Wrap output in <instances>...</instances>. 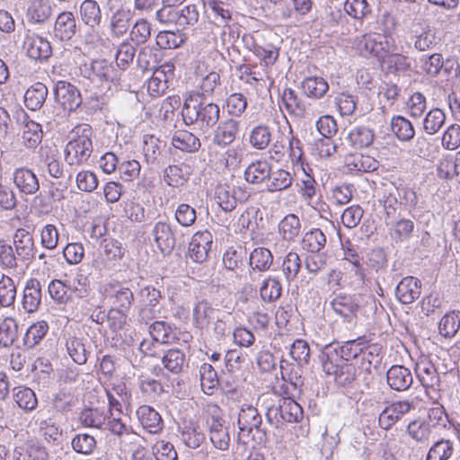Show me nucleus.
I'll list each match as a JSON object with an SVG mask.
<instances>
[{"label": "nucleus", "mask_w": 460, "mask_h": 460, "mask_svg": "<svg viewBox=\"0 0 460 460\" xmlns=\"http://www.w3.org/2000/svg\"><path fill=\"white\" fill-rule=\"evenodd\" d=\"M181 116L186 125H194L207 132L217 123L220 108L217 103L208 102L204 94H190L184 101Z\"/></svg>", "instance_id": "nucleus-1"}, {"label": "nucleus", "mask_w": 460, "mask_h": 460, "mask_svg": "<svg viewBox=\"0 0 460 460\" xmlns=\"http://www.w3.org/2000/svg\"><path fill=\"white\" fill-rule=\"evenodd\" d=\"M93 133L88 124L75 127L65 148V161L69 166H79L88 161L93 153Z\"/></svg>", "instance_id": "nucleus-2"}, {"label": "nucleus", "mask_w": 460, "mask_h": 460, "mask_svg": "<svg viewBox=\"0 0 460 460\" xmlns=\"http://www.w3.org/2000/svg\"><path fill=\"white\" fill-rule=\"evenodd\" d=\"M206 426L212 445L221 451L228 450L231 442L230 425L224 419L223 411L218 405H208Z\"/></svg>", "instance_id": "nucleus-3"}, {"label": "nucleus", "mask_w": 460, "mask_h": 460, "mask_svg": "<svg viewBox=\"0 0 460 460\" xmlns=\"http://www.w3.org/2000/svg\"><path fill=\"white\" fill-rule=\"evenodd\" d=\"M330 347L323 350L319 356L323 371L326 375L334 376L335 382L341 385H349L356 379L358 375L357 367L352 363L338 364L336 360V352Z\"/></svg>", "instance_id": "nucleus-4"}, {"label": "nucleus", "mask_w": 460, "mask_h": 460, "mask_svg": "<svg viewBox=\"0 0 460 460\" xmlns=\"http://www.w3.org/2000/svg\"><path fill=\"white\" fill-rule=\"evenodd\" d=\"M106 8L110 11L109 28L112 37L124 36L129 30L134 15V11L129 7L120 4L121 0H102Z\"/></svg>", "instance_id": "nucleus-5"}, {"label": "nucleus", "mask_w": 460, "mask_h": 460, "mask_svg": "<svg viewBox=\"0 0 460 460\" xmlns=\"http://www.w3.org/2000/svg\"><path fill=\"white\" fill-rule=\"evenodd\" d=\"M79 70L82 76L92 82H113L119 79L117 69L106 59H97L89 63H84L80 66Z\"/></svg>", "instance_id": "nucleus-6"}, {"label": "nucleus", "mask_w": 460, "mask_h": 460, "mask_svg": "<svg viewBox=\"0 0 460 460\" xmlns=\"http://www.w3.org/2000/svg\"><path fill=\"white\" fill-rule=\"evenodd\" d=\"M103 294L113 308L128 311L133 304L132 290L119 281H111L103 286Z\"/></svg>", "instance_id": "nucleus-7"}, {"label": "nucleus", "mask_w": 460, "mask_h": 460, "mask_svg": "<svg viewBox=\"0 0 460 460\" xmlns=\"http://www.w3.org/2000/svg\"><path fill=\"white\" fill-rule=\"evenodd\" d=\"M17 120L22 125V143L29 149H35L41 142L43 131L41 125L30 119L28 114L21 110L17 112Z\"/></svg>", "instance_id": "nucleus-8"}, {"label": "nucleus", "mask_w": 460, "mask_h": 460, "mask_svg": "<svg viewBox=\"0 0 460 460\" xmlns=\"http://www.w3.org/2000/svg\"><path fill=\"white\" fill-rule=\"evenodd\" d=\"M54 95L56 102L68 111H75L82 104L80 91L66 81H58L56 84Z\"/></svg>", "instance_id": "nucleus-9"}, {"label": "nucleus", "mask_w": 460, "mask_h": 460, "mask_svg": "<svg viewBox=\"0 0 460 460\" xmlns=\"http://www.w3.org/2000/svg\"><path fill=\"white\" fill-rule=\"evenodd\" d=\"M413 408L412 402L409 401H397L389 403L379 413L378 426L384 430H389L405 414Z\"/></svg>", "instance_id": "nucleus-10"}, {"label": "nucleus", "mask_w": 460, "mask_h": 460, "mask_svg": "<svg viewBox=\"0 0 460 460\" xmlns=\"http://www.w3.org/2000/svg\"><path fill=\"white\" fill-rule=\"evenodd\" d=\"M213 243L212 234L208 231L195 233L189 243L188 253L190 258L198 263L208 260Z\"/></svg>", "instance_id": "nucleus-11"}, {"label": "nucleus", "mask_w": 460, "mask_h": 460, "mask_svg": "<svg viewBox=\"0 0 460 460\" xmlns=\"http://www.w3.org/2000/svg\"><path fill=\"white\" fill-rule=\"evenodd\" d=\"M414 370L418 380L425 389L440 390L439 374L429 358H420L416 362Z\"/></svg>", "instance_id": "nucleus-12"}, {"label": "nucleus", "mask_w": 460, "mask_h": 460, "mask_svg": "<svg viewBox=\"0 0 460 460\" xmlns=\"http://www.w3.org/2000/svg\"><path fill=\"white\" fill-rule=\"evenodd\" d=\"M261 423L262 418L255 407L246 405L240 410L237 424L241 433L247 432V434H251L255 430L257 433L261 434L260 437L261 440L262 437H265V431L261 429Z\"/></svg>", "instance_id": "nucleus-13"}, {"label": "nucleus", "mask_w": 460, "mask_h": 460, "mask_svg": "<svg viewBox=\"0 0 460 460\" xmlns=\"http://www.w3.org/2000/svg\"><path fill=\"white\" fill-rule=\"evenodd\" d=\"M421 293V282L417 278L408 276L403 278L396 286L395 296L404 305L417 300Z\"/></svg>", "instance_id": "nucleus-14"}, {"label": "nucleus", "mask_w": 460, "mask_h": 460, "mask_svg": "<svg viewBox=\"0 0 460 460\" xmlns=\"http://www.w3.org/2000/svg\"><path fill=\"white\" fill-rule=\"evenodd\" d=\"M386 381L391 389L402 392L411 386L413 376L409 368L401 365H394L386 373Z\"/></svg>", "instance_id": "nucleus-15"}, {"label": "nucleus", "mask_w": 460, "mask_h": 460, "mask_svg": "<svg viewBox=\"0 0 460 460\" xmlns=\"http://www.w3.org/2000/svg\"><path fill=\"white\" fill-rule=\"evenodd\" d=\"M333 311L343 317L348 323H351L356 317L359 305L355 296L341 293L331 301Z\"/></svg>", "instance_id": "nucleus-16"}, {"label": "nucleus", "mask_w": 460, "mask_h": 460, "mask_svg": "<svg viewBox=\"0 0 460 460\" xmlns=\"http://www.w3.org/2000/svg\"><path fill=\"white\" fill-rule=\"evenodd\" d=\"M364 342L362 339L351 340L340 344L339 342H332L324 346L323 350H326L330 347L336 352V360L343 359L349 361L351 359L356 360V364L358 363V358L362 351Z\"/></svg>", "instance_id": "nucleus-17"}, {"label": "nucleus", "mask_w": 460, "mask_h": 460, "mask_svg": "<svg viewBox=\"0 0 460 460\" xmlns=\"http://www.w3.org/2000/svg\"><path fill=\"white\" fill-rule=\"evenodd\" d=\"M27 55L33 60L45 61L50 58L52 49L50 42L39 35H32L26 38L24 41Z\"/></svg>", "instance_id": "nucleus-18"}, {"label": "nucleus", "mask_w": 460, "mask_h": 460, "mask_svg": "<svg viewBox=\"0 0 460 460\" xmlns=\"http://www.w3.org/2000/svg\"><path fill=\"white\" fill-rule=\"evenodd\" d=\"M157 247L163 253H170L175 246V237L170 224L158 221L152 230Z\"/></svg>", "instance_id": "nucleus-19"}, {"label": "nucleus", "mask_w": 460, "mask_h": 460, "mask_svg": "<svg viewBox=\"0 0 460 460\" xmlns=\"http://www.w3.org/2000/svg\"><path fill=\"white\" fill-rule=\"evenodd\" d=\"M76 33V21L71 12L60 13L54 24V36L60 40H69Z\"/></svg>", "instance_id": "nucleus-20"}, {"label": "nucleus", "mask_w": 460, "mask_h": 460, "mask_svg": "<svg viewBox=\"0 0 460 460\" xmlns=\"http://www.w3.org/2000/svg\"><path fill=\"white\" fill-rule=\"evenodd\" d=\"M13 182L21 192L27 195L34 194L40 189L37 176L31 170L25 167L14 171Z\"/></svg>", "instance_id": "nucleus-21"}, {"label": "nucleus", "mask_w": 460, "mask_h": 460, "mask_svg": "<svg viewBox=\"0 0 460 460\" xmlns=\"http://www.w3.org/2000/svg\"><path fill=\"white\" fill-rule=\"evenodd\" d=\"M239 123L235 119H229L219 123L213 137V143L219 146H226L232 144L238 133Z\"/></svg>", "instance_id": "nucleus-22"}, {"label": "nucleus", "mask_w": 460, "mask_h": 460, "mask_svg": "<svg viewBox=\"0 0 460 460\" xmlns=\"http://www.w3.org/2000/svg\"><path fill=\"white\" fill-rule=\"evenodd\" d=\"M137 415L142 427L149 433L156 434L163 429V420L154 408L142 405L138 407Z\"/></svg>", "instance_id": "nucleus-23"}, {"label": "nucleus", "mask_w": 460, "mask_h": 460, "mask_svg": "<svg viewBox=\"0 0 460 460\" xmlns=\"http://www.w3.org/2000/svg\"><path fill=\"white\" fill-rule=\"evenodd\" d=\"M160 358L164 368L174 375L181 373L184 367H188L186 355L179 349L163 351Z\"/></svg>", "instance_id": "nucleus-24"}, {"label": "nucleus", "mask_w": 460, "mask_h": 460, "mask_svg": "<svg viewBox=\"0 0 460 460\" xmlns=\"http://www.w3.org/2000/svg\"><path fill=\"white\" fill-rule=\"evenodd\" d=\"M219 314V310L214 308L210 303L201 300L193 308V323L199 329H207Z\"/></svg>", "instance_id": "nucleus-25"}, {"label": "nucleus", "mask_w": 460, "mask_h": 460, "mask_svg": "<svg viewBox=\"0 0 460 460\" xmlns=\"http://www.w3.org/2000/svg\"><path fill=\"white\" fill-rule=\"evenodd\" d=\"M36 423L39 428V434L49 444L59 445L63 429L53 418L38 419Z\"/></svg>", "instance_id": "nucleus-26"}, {"label": "nucleus", "mask_w": 460, "mask_h": 460, "mask_svg": "<svg viewBox=\"0 0 460 460\" xmlns=\"http://www.w3.org/2000/svg\"><path fill=\"white\" fill-rule=\"evenodd\" d=\"M235 195L234 188L228 184H218L215 189V199L225 212H231L236 208L238 199ZM243 199H245V193L243 192ZM239 199L241 200L242 198Z\"/></svg>", "instance_id": "nucleus-27"}, {"label": "nucleus", "mask_w": 460, "mask_h": 460, "mask_svg": "<svg viewBox=\"0 0 460 460\" xmlns=\"http://www.w3.org/2000/svg\"><path fill=\"white\" fill-rule=\"evenodd\" d=\"M13 243L18 258L29 261L34 256V240L24 229H18L13 236Z\"/></svg>", "instance_id": "nucleus-28"}, {"label": "nucleus", "mask_w": 460, "mask_h": 460, "mask_svg": "<svg viewBox=\"0 0 460 460\" xmlns=\"http://www.w3.org/2000/svg\"><path fill=\"white\" fill-rule=\"evenodd\" d=\"M190 176V167L184 163L168 165L164 170V181L172 188L183 186Z\"/></svg>", "instance_id": "nucleus-29"}, {"label": "nucleus", "mask_w": 460, "mask_h": 460, "mask_svg": "<svg viewBox=\"0 0 460 460\" xmlns=\"http://www.w3.org/2000/svg\"><path fill=\"white\" fill-rule=\"evenodd\" d=\"M48 94V87L43 83L37 82L26 90L24 104L31 111H38L44 104Z\"/></svg>", "instance_id": "nucleus-30"}, {"label": "nucleus", "mask_w": 460, "mask_h": 460, "mask_svg": "<svg viewBox=\"0 0 460 460\" xmlns=\"http://www.w3.org/2000/svg\"><path fill=\"white\" fill-rule=\"evenodd\" d=\"M271 175V166L266 160H258L248 165L244 171L246 181L252 184H261Z\"/></svg>", "instance_id": "nucleus-31"}, {"label": "nucleus", "mask_w": 460, "mask_h": 460, "mask_svg": "<svg viewBox=\"0 0 460 460\" xmlns=\"http://www.w3.org/2000/svg\"><path fill=\"white\" fill-rule=\"evenodd\" d=\"M41 301V289L40 281L31 279H30L23 290L22 306L28 313L37 311Z\"/></svg>", "instance_id": "nucleus-32"}, {"label": "nucleus", "mask_w": 460, "mask_h": 460, "mask_svg": "<svg viewBox=\"0 0 460 460\" xmlns=\"http://www.w3.org/2000/svg\"><path fill=\"white\" fill-rule=\"evenodd\" d=\"M346 139L355 149L368 147L375 139L374 130L366 126L353 128L347 135Z\"/></svg>", "instance_id": "nucleus-33"}, {"label": "nucleus", "mask_w": 460, "mask_h": 460, "mask_svg": "<svg viewBox=\"0 0 460 460\" xmlns=\"http://www.w3.org/2000/svg\"><path fill=\"white\" fill-rule=\"evenodd\" d=\"M68 355L73 361L78 365L86 363L88 356L90 355L89 342L77 337H71L66 343Z\"/></svg>", "instance_id": "nucleus-34"}, {"label": "nucleus", "mask_w": 460, "mask_h": 460, "mask_svg": "<svg viewBox=\"0 0 460 460\" xmlns=\"http://www.w3.org/2000/svg\"><path fill=\"white\" fill-rule=\"evenodd\" d=\"M301 89L305 95L312 99H321L329 90L327 81L321 76H309L301 83Z\"/></svg>", "instance_id": "nucleus-35"}, {"label": "nucleus", "mask_w": 460, "mask_h": 460, "mask_svg": "<svg viewBox=\"0 0 460 460\" xmlns=\"http://www.w3.org/2000/svg\"><path fill=\"white\" fill-rule=\"evenodd\" d=\"M53 13V4L49 0H33L30 4L27 14L35 23H44Z\"/></svg>", "instance_id": "nucleus-36"}, {"label": "nucleus", "mask_w": 460, "mask_h": 460, "mask_svg": "<svg viewBox=\"0 0 460 460\" xmlns=\"http://www.w3.org/2000/svg\"><path fill=\"white\" fill-rule=\"evenodd\" d=\"M172 143L175 148L188 153L197 152L201 146L199 138L187 130L176 131Z\"/></svg>", "instance_id": "nucleus-37"}, {"label": "nucleus", "mask_w": 460, "mask_h": 460, "mask_svg": "<svg viewBox=\"0 0 460 460\" xmlns=\"http://www.w3.org/2000/svg\"><path fill=\"white\" fill-rule=\"evenodd\" d=\"M181 438L190 448H198L205 440L199 425L194 421L185 422L181 431Z\"/></svg>", "instance_id": "nucleus-38"}, {"label": "nucleus", "mask_w": 460, "mask_h": 460, "mask_svg": "<svg viewBox=\"0 0 460 460\" xmlns=\"http://www.w3.org/2000/svg\"><path fill=\"white\" fill-rule=\"evenodd\" d=\"M79 12L81 20L89 27L95 28L101 23L102 11L95 0H84Z\"/></svg>", "instance_id": "nucleus-39"}, {"label": "nucleus", "mask_w": 460, "mask_h": 460, "mask_svg": "<svg viewBox=\"0 0 460 460\" xmlns=\"http://www.w3.org/2000/svg\"><path fill=\"white\" fill-rule=\"evenodd\" d=\"M200 386L202 391L208 395H212L219 385V378L217 371L212 365L203 363L199 367Z\"/></svg>", "instance_id": "nucleus-40"}, {"label": "nucleus", "mask_w": 460, "mask_h": 460, "mask_svg": "<svg viewBox=\"0 0 460 460\" xmlns=\"http://www.w3.org/2000/svg\"><path fill=\"white\" fill-rule=\"evenodd\" d=\"M345 264L351 266V270L354 271L355 276L358 280L364 281L366 273L363 268V257L351 243L343 246Z\"/></svg>", "instance_id": "nucleus-41"}, {"label": "nucleus", "mask_w": 460, "mask_h": 460, "mask_svg": "<svg viewBox=\"0 0 460 460\" xmlns=\"http://www.w3.org/2000/svg\"><path fill=\"white\" fill-rule=\"evenodd\" d=\"M13 400L18 407L26 412L32 411L38 406V399L33 390L25 386H19L13 389Z\"/></svg>", "instance_id": "nucleus-42"}, {"label": "nucleus", "mask_w": 460, "mask_h": 460, "mask_svg": "<svg viewBox=\"0 0 460 460\" xmlns=\"http://www.w3.org/2000/svg\"><path fill=\"white\" fill-rule=\"evenodd\" d=\"M153 340L161 344L170 343L176 339L175 329L164 321H155L149 327Z\"/></svg>", "instance_id": "nucleus-43"}, {"label": "nucleus", "mask_w": 460, "mask_h": 460, "mask_svg": "<svg viewBox=\"0 0 460 460\" xmlns=\"http://www.w3.org/2000/svg\"><path fill=\"white\" fill-rule=\"evenodd\" d=\"M279 231L283 240L294 241L301 231L299 217L295 214L287 215L279 224Z\"/></svg>", "instance_id": "nucleus-44"}, {"label": "nucleus", "mask_w": 460, "mask_h": 460, "mask_svg": "<svg viewBox=\"0 0 460 460\" xmlns=\"http://www.w3.org/2000/svg\"><path fill=\"white\" fill-rule=\"evenodd\" d=\"M282 422H298L303 418L302 407L291 398H279Z\"/></svg>", "instance_id": "nucleus-45"}, {"label": "nucleus", "mask_w": 460, "mask_h": 460, "mask_svg": "<svg viewBox=\"0 0 460 460\" xmlns=\"http://www.w3.org/2000/svg\"><path fill=\"white\" fill-rule=\"evenodd\" d=\"M418 64L423 74L430 77H437L442 71L443 56L440 53L425 55L420 58Z\"/></svg>", "instance_id": "nucleus-46"}, {"label": "nucleus", "mask_w": 460, "mask_h": 460, "mask_svg": "<svg viewBox=\"0 0 460 460\" xmlns=\"http://www.w3.org/2000/svg\"><path fill=\"white\" fill-rule=\"evenodd\" d=\"M391 128L401 141L408 142L414 137L415 129L411 122L402 116H394L391 120Z\"/></svg>", "instance_id": "nucleus-47"}, {"label": "nucleus", "mask_w": 460, "mask_h": 460, "mask_svg": "<svg viewBox=\"0 0 460 460\" xmlns=\"http://www.w3.org/2000/svg\"><path fill=\"white\" fill-rule=\"evenodd\" d=\"M249 261L252 270L266 271L272 265L273 255L269 249L258 247L251 252Z\"/></svg>", "instance_id": "nucleus-48"}, {"label": "nucleus", "mask_w": 460, "mask_h": 460, "mask_svg": "<svg viewBox=\"0 0 460 460\" xmlns=\"http://www.w3.org/2000/svg\"><path fill=\"white\" fill-rule=\"evenodd\" d=\"M377 37H380L379 33L364 35L359 41V47L361 50L365 51V54L375 57L383 65L385 64L384 52L380 40Z\"/></svg>", "instance_id": "nucleus-49"}, {"label": "nucleus", "mask_w": 460, "mask_h": 460, "mask_svg": "<svg viewBox=\"0 0 460 460\" xmlns=\"http://www.w3.org/2000/svg\"><path fill=\"white\" fill-rule=\"evenodd\" d=\"M377 37H380L379 33L364 35L359 41V47L361 50L365 51V54L375 57L383 65L385 64L384 52L380 40Z\"/></svg>", "instance_id": "nucleus-50"}, {"label": "nucleus", "mask_w": 460, "mask_h": 460, "mask_svg": "<svg viewBox=\"0 0 460 460\" xmlns=\"http://www.w3.org/2000/svg\"><path fill=\"white\" fill-rule=\"evenodd\" d=\"M49 325L45 321H40L31 324L23 337V344L29 349L34 348L46 336Z\"/></svg>", "instance_id": "nucleus-51"}, {"label": "nucleus", "mask_w": 460, "mask_h": 460, "mask_svg": "<svg viewBox=\"0 0 460 460\" xmlns=\"http://www.w3.org/2000/svg\"><path fill=\"white\" fill-rule=\"evenodd\" d=\"M344 11L351 18L362 21L372 13V7L367 0H346Z\"/></svg>", "instance_id": "nucleus-52"}, {"label": "nucleus", "mask_w": 460, "mask_h": 460, "mask_svg": "<svg viewBox=\"0 0 460 460\" xmlns=\"http://www.w3.org/2000/svg\"><path fill=\"white\" fill-rule=\"evenodd\" d=\"M326 243V236L319 228H314L305 234L302 247L309 252H319Z\"/></svg>", "instance_id": "nucleus-53"}, {"label": "nucleus", "mask_w": 460, "mask_h": 460, "mask_svg": "<svg viewBox=\"0 0 460 460\" xmlns=\"http://www.w3.org/2000/svg\"><path fill=\"white\" fill-rule=\"evenodd\" d=\"M454 453L453 442L449 439L436 441L429 448L426 460H448Z\"/></svg>", "instance_id": "nucleus-54"}, {"label": "nucleus", "mask_w": 460, "mask_h": 460, "mask_svg": "<svg viewBox=\"0 0 460 460\" xmlns=\"http://www.w3.org/2000/svg\"><path fill=\"white\" fill-rule=\"evenodd\" d=\"M293 178L291 174L283 169L271 172L269 177L267 189L270 192L287 190L292 185Z\"/></svg>", "instance_id": "nucleus-55"}, {"label": "nucleus", "mask_w": 460, "mask_h": 460, "mask_svg": "<svg viewBox=\"0 0 460 460\" xmlns=\"http://www.w3.org/2000/svg\"><path fill=\"white\" fill-rule=\"evenodd\" d=\"M446 121L445 112L438 108L430 110L424 118L423 129L429 135H434L440 130Z\"/></svg>", "instance_id": "nucleus-56"}, {"label": "nucleus", "mask_w": 460, "mask_h": 460, "mask_svg": "<svg viewBox=\"0 0 460 460\" xmlns=\"http://www.w3.org/2000/svg\"><path fill=\"white\" fill-rule=\"evenodd\" d=\"M163 142L153 135H146L143 140V153L148 164H155L161 155Z\"/></svg>", "instance_id": "nucleus-57"}, {"label": "nucleus", "mask_w": 460, "mask_h": 460, "mask_svg": "<svg viewBox=\"0 0 460 460\" xmlns=\"http://www.w3.org/2000/svg\"><path fill=\"white\" fill-rule=\"evenodd\" d=\"M158 64V53L157 49L149 46H145L140 49L138 55L137 56V66L142 71L154 70Z\"/></svg>", "instance_id": "nucleus-58"}, {"label": "nucleus", "mask_w": 460, "mask_h": 460, "mask_svg": "<svg viewBox=\"0 0 460 460\" xmlns=\"http://www.w3.org/2000/svg\"><path fill=\"white\" fill-rule=\"evenodd\" d=\"M260 293L263 301H276L281 296L282 285L277 278L269 277L263 281Z\"/></svg>", "instance_id": "nucleus-59"}, {"label": "nucleus", "mask_w": 460, "mask_h": 460, "mask_svg": "<svg viewBox=\"0 0 460 460\" xmlns=\"http://www.w3.org/2000/svg\"><path fill=\"white\" fill-rule=\"evenodd\" d=\"M409 436L418 443H426L431 435V428L426 420H415L411 421L406 429Z\"/></svg>", "instance_id": "nucleus-60"}, {"label": "nucleus", "mask_w": 460, "mask_h": 460, "mask_svg": "<svg viewBox=\"0 0 460 460\" xmlns=\"http://www.w3.org/2000/svg\"><path fill=\"white\" fill-rule=\"evenodd\" d=\"M346 164L350 171L373 172L377 168V162L370 157L362 155H355L347 158Z\"/></svg>", "instance_id": "nucleus-61"}, {"label": "nucleus", "mask_w": 460, "mask_h": 460, "mask_svg": "<svg viewBox=\"0 0 460 460\" xmlns=\"http://www.w3.org/2000/svg\"><path fill=\"white\" fill-rule=\"evenodd\" d=\"M18 324L13 318L7 317L0 323V345L11 346L17 338Z\"/></svg>", "instance_id": "nucleus-62"}, {"label": "nucleus", "mask_w": 460, "mask_h": 460, "mask_svg": "<svg viewBox=\"0 0 460 460\" xmlns=\"http://www.w3.org/2000/svg\"><path fill=\"white\" fill-rule=\"evenodd\" d=\"M460 327V312L445 314L439 322V333L444 337H453Z\"/></svg>", "instance_id": "nucleus-63"}, {"label": "nucleus", "mask_w": 460, "mask_h": 460, "mask_svg": "<svg viewBox=\"0 0 460 460\" xmlns=\"http://www.w3.org/2000/svg\"><path fill=\"white\" fill-rule=\"evenodd\" d=\"M156 44L164 49H176L181 46L185 41V37L181 33H176L171 31H160L156 35Z\"/></svg>", "instance_id": "nucleus-64"}]
</instances>
